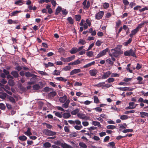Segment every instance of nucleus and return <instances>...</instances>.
<instances>
[{"label": "nucleus", "instance_id": "5fc2aeb1", "mask_svg": "<svg viewBox=\"0 0 148 148\" xmlns=\"http://www.w3.org/2000/svg\"><path fill=\"white\" fill-rule=\"evenodd\" d=\"M82 82H75L74 84L75 86H81L82 85Z\"/></svg>", "mask_w": 148, "mask_h": 148}, {"label": "nucleus", "instance_id": "f03ea898", "mask_svg": "<svg viewBox=\"0 0 148 148\" xmlns=\"http://www.w3.org/2000/svg\"><path fill=\"white\" fill-rule=\"evenodd\" d=\"M111 51L112 53L109 54L110 56H111L112 55H113L115 57H117L119 54L123 53V52H121L120 49H117V48L112 49L111 50Z\"/></svg>", "mask_w": 148, "mask_h": 148}, {"label": "nucleus", "instance_id": "37998d69", "mask_svg": "<svg viewBox=\"0 0 148 148\" xmlns=\"http://www.w3.org/2000/svg\"><path fill=\"white\" fill-rule=\"evenodd\" d=\"M8 99L12 103H14L15 102V100L13 97L9 96L8 97Z\"/></svg>", "mask_w": 148, "mask_h": 148}, {"label": "nucleus", "instance_id": "f3484780", "mask_svg": "<svg viewBox=\"0 0 148 148\" xmlns=\"http://www.w3.org/2000/svg\"><path fill=\"white\" fill-rule=\"evenodd\" d=\"M31 128L29 127L28 128L27 131L24 133V134L28 136H30L31 135H32V133L31 132Z\"/></svg>", "mask_w": 148, "mask_h": 148}, {"label": "nucleus", "instance_id": "412c9836", "mask_svg": "<svg viewBox=\"0 0 148 148\" xmlns=\"http://www.w3.org/2000/svg\"><path fill=\"white\" fill-rule=\"evenodd\" d=\"M146 23V22L143 21L142 22L140 23L138 25V26L136 28L139 30V29L143 27L144 24Z\"/></svg>", "mask_w": 148, "mask_h": 148}, {"label": "nucleus", "instance_id": "dca6fc26", "mask_svg": "<svg viewBox=\"0 0 148 148\" xmlns=\"http://www.w3.org/2000/svg\"><path fill=\"white\" fill-rule=\"evenodd\" d=\"M105 83V82H100L98 84L94 85V86L95 87H101L103 89L104 84Z\"/></svg>", "mask_w": 148, "mask_h": 148}, {"label": "nucleus", "instance_id": "69168bd1", "mask_svg": "<svg viewBox=\"0 0 148 148\" xmlns=\"http://www.w3.org/2000/svg\"><path fill=\"white\" fill-rule=\"evenodd\" d=\"M110 146L112 147V148H115V143L114 142H112L109 143Z\"/></svg>", "mask_w": 148, "mask_h": 148}, {"label": "nucleus", "instance_id": "58836bf2", "mask_svg": "<svg viewBox=\"0 0 148 148\" xmlns=\"http://www.w3.org/2000/svg\"><path fill=\"white\" fill-rule=\"evenodd\" d=\"M40 86L39 84H36L33 86V89L34 90H37L40 88Z\"/></svg>", "mask_w": 148, "mask_h": 148}, {"label": "nucleus", "instance_id": "a18cd8bd", "mask_svg": "<svg viewBox=\"0 0 148 148\" xmlns=\"http://www.w3.org/2000/svg\"><path fill=\"white\" fill-rule=\"evenodd\" d=\"M120 119L123 120H126L128 119V116L126 115H123L121 116Z\"/></svg>", "mask_w": 148, "mask_h": 148}, {"label": "nucleus", "instance_id": "2eb2a0df", "mask_svg": "<svg viewBox=\"0 0 148 148\" xmlns=\"http://www.w3.org/2000/svg\"><path fill=\"white\" fill-rule=\"evenodd\" d=\"M95 62V61H93L90 63H89L83 66V68H87L91 66L94 65Z\"/></svg>", "mask_w": 148, "mask_h": 148}, {"label": "nucleus", "instance_id": "6e6552de", "mask_svg": "<svg viewBox=\"0 0 148 148\" xmlns=\"http://www.w3.org/2000/svg\"><path fill=\"white\" fill-rule=\"evenodd\" d=\"M98 71L97 70L93 69L89 71V73L92 76H95L97 74Z\"/></svg>", "mask_w": 148, "mask_h": 148}, {"label": "nucleus", "instance_id": "e2e57ef3", "mask_svg": "<svg viewBox=\"0 0 148 148\" xmlns=\"http://www.w3.org/2000/svg\"><path fill=\"white\" fill-rule=\"evenodd\" d=\"M109 6V3H105L103 5V7L105 9H107L108 8Z\"/></svg>", "mask_w": 148, "mask_h": 148}, {"label": "nucleus", "instance_id": "c03bdc74", "mask_svg": "<svg viewBox=\"0 0 148 148\" xmlns=\"http://www.w3.org/2000/svg\"><path fill=\"white\" fill-rule=\"evenodd\" d=\"M83 127L82 126L80 125H75L74 126V128L77 130H80Z\"/></svg>", "mask_w": 148, "mask_h": 148}, {"label": "nucleus", "instance_id": "de8ad7c7", "mask_svg": "<svg viewBox=\"0 0 148 148\" xmlns=\"http://www.w3.org/2000/svg\"><path fill=\"white\" fill-rule=\"evenodd\" d=\"M106 127L108 129H113L116 128V126L113 125H108Z\"/></svg>", "mask_w": 148, "mask_h": 148}, {"label": "nucleus", "instance_id": "bb28decb", "mask_svg": "<svg viewBox=\"0 0 148 148\" xmlns=\"http://www.w3.org/2000/svg\"><path fill=\"white\" fill-rule=\"evenodd\" d=\"M92 125L95 126H98V127H101V125L99 122L97 121H93L92 122Z\"/></svg>", "mask_w": 148, "mask_h": 148}, {"label": "nucleus", "instance_id": "c9c22d12", "mask_svg": "<svg viewBox=\"0 0 148 148\" xmlns=\"http://www.w3.org/2000/svg\"><path fill=\"white\" fill-rule=\"evenodd\" d=\"M22 11L21 10L15 11H13L11 13L12 15H11V16H16L17 15L18 13H20Z\"/></svg>", "mask_w": 148, "mask_h": 148}, {"label": "nucleus", "instance_id": "cd10ccee", "mask_svg": "<svg viewBox=\"0 0 148 148\" xmlns=\"http://www.w3.org/2000/svg\"><path fill=\"white\" fill-rule=\"evenodd\" d=\"M7 95V94L5 93H0V98L2 99H5Z\"/></svg>", "mask_w": 148, "mask_h": 148}, {"label": "nucleus", "instance_id": "774afa93", "mask_svg": "<svg viewBox=\"0 0 148 148\" xmlns=\"http://www.w3.org/2000/svg\"><path fill=\"white\" fill-rule=\"evenodd\" d=\"M102 42L100 40H97L96 43V45L98 46H99L102 43Z\"/></svg>", "mask_w": 148, "mask_h": 148}, {"label": "nucleus", "instance_id": "bf43d9fd", "mask_svg": "<svg viewBox=\"0 0 148 148\" xmlns=\"http://www.w3.org/2000/svg\"><path fill=\"white\" fill-rule=\"evenodd\" d=\"M132 41V39L131 38H129V39L125 43V45L126 46H127L128 44H129L131 43Z\"/></svg>", "mask_w": 148, "mask_h": 148}, {"label": "nucleus", "instance_id": "aec40b11", "mask_svg": "<svg viewBox=\"0 0 148 148\" xmlns=\"http://www.w3.org/2000/svg\"><path fill=\"white\" fill-rule=\"evenodd\" d=\"M140 116L142 118H144L145 116L148 117V113L143 112H140Z\"/></svg>", "mask_w": 148, "mask_h": 148}, {"label": "nucleus", "instance_id": "2f4dec72", "mask_svg": "<svg viewBox=\"0 0 148 148\" xmlns=\"http://www.w3.org/2000/svg\"><path fill=\"white\" fill-rule=\"evenodd\" d=\"M62 10V8L60 6H58L56 10L55 14L56 15H58L60 12Z\"/></svg>", "mask_w": 148, "mask_h": 148}, {"label": "nucleus", "instance_id": "39448f33", "mask_svg": "<svg viewBox=\"0 0 148 148\" xmlns=\"http://www.w3.org/2000/svg\"><path fill=\"white\" fill-rule=\"evenodd\" d=\"M108 48H106L105 49L103 50L102 51L100 52L97 56V58H100L104 55H105L106 53L108 52Z\"/></svg>", "mask_w": 148, "mask_h": 148}, {"label": "nucleus", "instance_id": "f8f14e48", "mask_svg": "<svg viewBox=\"0 0 148 148\" xmlns=\"http://www.w3.org/2000/svg\"><path fill=\"white\" fill-rule=\"evenodd\" d=\"M81 71L80 69H75L72 71L70 73V75H72L74 74L79 73Z\"/></svg>", "mask_w": 148, "mask_h": 148}, {"label": "nucleus", "instance_id": "a878e982", "mask_svg": "<svg viewBox=\"0 0 148 148\" xmlns=\"http://www.w3.org/2000/svg\"><path fill=\"white\" fill-rule=\"evenodd\" d=\"M63 117L64 119H68L71 116V114L69 113H65L63 114Z\"/></svg>", "mask_w": 148, "mask_h": 148}, {"label": "nucleus", "instance_id": "603ef678", "mask_svg": "<svg viewBox=\"0 0 148 148\" xmlns=\"http://www.w3.org/2000/svg\"><path fill=\"white\" fill-rule=\"evenodd\" d=\"M55 114L56 116L60 118H62V116L61 113L59 112H56L55 113Z\"/></svg>", "mask_w": 148, "mask_h": 148}, {"label": "nucleus", "instance_id": "a211bd4d", "mask_svg": "<svg viewBox=\"0 0 148 148\" xmlns=\"http://www.w3.org/2000/svg\"><path fill=\"white\" fill-rule=\"evenodd\" d=\"M77 116L79 118L82 119H84L86 118V116L84 114L81 113H79L77 114Z\"/></svg>", "mask_w": 148, "mask_h": 148}, {"label": "nucleus", "instance_id": "680f3d73", "mask_svg": "<svg viewBox=\"0 0 148 148\" xmlns=\"http://www.w3.org/2000/svg\"><path fill=\"white\" fill-rule=\"evenodd\" d=\"M132 80V78L125 77L124 78L123 81L126 82H127L131 81Z\"/></svg>", "mask_w": 148, "mask_h": 148}, {"label": "nucleus", "instance_id": "4be33fe9", "mask_svg": "<svg viewBox=\"0 0 148 148\" xmlns=\"http://www.w3.org/2000/svg\"><path fill=\"white\" fill-rule=\"evenodd\" d=\"M78 51L76 47L73 48L70 51L71 54H74Z\"/></svg>", "mask_w": 148, "mask_h": 148}, {"label": "nucleus", "instance_id": "b1692460", "mask_svg": "<svg viewBox=\"0 0 148 148\" xmlns=\"http://www.w3.org/2000/svg\"><path fill=\"white\" fill-rule=\"evenodd\" d=\"M43 145L45 148H49L51 146V144L47 142L44 143Z\"/></svg>", "mask_w": 148, "mask_h": 148}, {"label": "nucleus", "instance_id": "393cba45", "mask_svg": "<svg viewBox=\"0 0 148 148\" xmlns=\"http://www.w3.org/2000/svg\"><path fill=\"white\" fill-rule=\"evenodd\" d=\"M11 74L15 78L17 77L18 76V72L15 71H12Z\"/></svg>", "mask_w": 148, "mask_h": 148}, {"label": "nucleus", "instance_id": "4d7b16f0", "mask_svg": "<svg viewBox=\"0 0 148 148\" xmlns=\"http://www.w3.org/2000/svg\"><path fill=\"white\" fill-rule=\"evenodd\" d=\"M67 20L69 21V23L71 24H72L73 23V20L72 19L71 17H69L67 18Z\"/></svg>", "mask_w": 148, "mask_h": 148}, {"label": "nucleus", "instance_id": "473e14b6", "mask_svg": "<svg viewBox=\"0 0 148 148\" xmlns=\"http://www.w3.org/2000/svg\"><path fill=\"white\" fill-rule=\"evenodd\" d=\"M44 65L46 67L48 68L49 66H53L54 64L51 62H49L48 64L44 63Z\"/></svg>", "mask_w": 148, "mask_h": 148}, {"label": "nucleus", "instance_id": "052dcab7", "mask_svg": "<svg viewBox=\"0 0 148 148\" xmlns=\"http://www.w3.org/2000/svg\"><path fill=\"white\" fill-rule=\"evenodd\" d=\"M121 21L120 20H119L117 21L116 22V27H119L121 25Z\"/></svg>", "mask_w": 148, "mask_h": 148}, {"label": "nucleus", "instance_id": "6ab92c4d", "mask_svg": "<svg viewBox=\"0 0 148 148\" xmlns=\"http://www.w3.org/2000/svg\"><path fill=\"white\" fill-rule=\"evenodd\" d=\"M75 56L73 55L71 57H68L66 58V62H69L71 61H72L75 59Z\"/></svg>", "mask_w": 148, "mask_h": 148}, {"label": "nucleus", "instance_id": "a19ab883", "mask_svg": "<svg viewBox=\"0 0 148 148\" xmlns=\"http://www.w3.org/2000/svg\"><path fill=\"white\" fill-rule=\"evenodd\" d=\"M137 79L138 81V83L140 84H141L143 83L141 81L143 80V78L142 77L139 76L137 78Z\"/></svg>", "mask_w": 148, "mask_h": 148}, {"label": "nucleus", "instance_id": "338daca9", "mask_svg": "<svg viewBox=\"0 0 148 148\" xmlns=\"http://www.w3.org/2000/svg\"><path fill=\"white\" fill-rule=\"evenodd\" d=\"M5 105L3 103H0V109L1 110H4L5 108Z\"/></svg>", "mask_w": 148, "mask_h": 148}, {"label": "nucleus", "instance_id": "c756f323", "mask_svg": "<svg viewBox=\"0 0 148 148\" xmlns=\"http://www.w3.org/2000/svg\"><path fill=\"white\" fill-rule=\"evenodd\" d=\"M79 111V110L78 108L72 111L71 112V114L72 115H75L77 114Z\"/></svg>", "mask_w": 148, "mask_h": 148}, {"label": "nucleus", "instance_id": "20e7f679", "mask_svg": "<svg viewBox=\"0 0 148 148\" xmlns=\"http://www.w3.org/2000/svg\"><path fill=\"white\" fill-rule=\"evenodd\" d=\"M43 133L47 136H53L56 134V132H52L48 129H45L43 131Z\"/></svg>", "mask_w": 148, "mask_h": 148}, {"label": "nucleus", "instance_id": "ea45409f", "mask_svg": "<svg viewBox=\"0 0 148 148\" xmlns=\"http://www.w3.org/2000/svg\"><path fill=\"white\" fill-rule=\"evenodd\" d=\"M133 132V130L132 129H127L126 130H123L122 132L123 133H126L127 132Z\"/></svg>", "mask_w": 148, "mask_h": 148}, {"label": "nucleus", "instance_id": "6e6d98bb", "mask_svg": "<svg viewBox=\"0 0 148 148\" xmlns=\"http://www.w3.org/2000/svg\"><path fill=\"white\" fill-rule=\"evenodd\" d=\"M114 79L112 78H108L106 82H107L108 83H110L113 82L114 81Z\"/></svg>", "mask_w": 148, "mask_h": 148}, {"label": "nucleus", "instance_id": "9b49d317", "mask_svg": "<svg viewBox=\"0 0 148 148\" xmlns=\"http://www.w3.org/2000/svg\"><path fill=\"white\" fill-rule=\"evenodd\" d=\"M70 102V100L69 99H67L66 101V102L65 103L64 102V103L62 105V107L65 108H68L69 107V106Z\"/></svg>", "mask_w": 148, "mask_h": 148}, {"label": "nucleus", "instance_id": "72a5a7b5", "mask_svg": "<svg viewBox=\"0 0 148 148\" xmlns=\"http://www.w3.org/2000/svg\"><path fill=\"white\" fill-rule=\"evenodd\" d=\"M57 80L62 81L63 82H66L67 81V79L65 78L62 77H58L56 78Z\"/></svg>", "mask_w": 148, "mask_h": 148}, {"label": "nucleus", "instance_id": "49530a36", "mask_svg": "<svg viewBox=\"0 0 148 148\" xmlns=\"http://www.w3.org/2000/svg\"><path fill=\"white\" fill-rule=\"evenodd\" d=\"M50 2H51L52 3L53 7H54V8L56 7V5H57V3L56 2L55 0H50Z\"/></svg>", "mask_w": 148, "mask_h": 148}, {"label": "nucleus", "instance_id": "4468645a", "mask_svg": "<svg viewBox=\"0 0 148 148\" xmlns=\"http://www.w3.org/2000/svg\"><path fill=\"white\" fill-rule=\"evenodd\" d=\"M134 103L133 102H130L129 103V106L127 107L126 108L129 109H134Z\"/></svg>", "mask_w": 148, "mask_h": 148}, {"label": "nucleus", "instance_id": "8fccbe9b", "mask_svg": "<svg viewBox=\"0 0 148 148\" xmlns=\"http://www.w3.org/2000/svg\"><path fill=\"white\" fill-rule=\"evenodd\" d=\"M106 61L109 64L112 65L114 63V62L112 61L111 59L110 58L107 59L106 60Z\"/></svg>", "mask_w": 148, "mask_h": 148}, {"label": "nucleus", "instance_id": "09e8293b", "mask_svg": "<svg viewBox=\"0 0 148 148\" xmlns=\"http://www.w3.org/2000/svg\"><path fill=\"white\" fill-rule=\"evenodd\" d=\"M94 102L96 103H99V100L98 97L96 96H94L93 97Z\"/></svg>", "mask_w": 148, "mask_h": 148}, {"label": "nucleus", "instance_id": "13d9d810", "mask_svg": "<svg viewBox=\"0 0 148 148\" xmlns=\"http://www.w3.org/2000/svg\"><path fill=\"white\" fill-rule=\"evenodd\" d=\"M38 73L41 75H48V74L45 72L43 71H38Z\"/></svg>", "mask_w": 148, "mask_h": 148}, {"label": "nucleus", "instance_id": "5701e85b", "mask_svg": "<svg viewBox=\"0 0 148 148\" xmlns=\"http://www.w3.org/2000/svg\"><path fill=\"white\" fill-rule=\"evenodd\" d=\"M23 0H19L15 1L14 4L17 5H21L23 4Z\"/></svg>", "mask_w": 148, "mask_h": 148}, {"label": "nucleus", "instance_id": "1a4fd4ad", "mask_svg": "<svg viewBox=\"0 0 148 148\" xmlns=\"http://www.w3.org/2000/svg\"><path fill=\"white\" fill-rule=\"evenodd\" d=\"M67 100V97L66 95H64L62 97H60L59 99L60 102L62 103L66 102Z\"/></svg>", "mask_w": 148, "mask_h": 148}, {"label": "nucleus", "instance_id": "0eeeda50", "mask_svg": "<svg viewBox=\"0 0 148 148\" xmlns=\"http://www.w3.org/2000/svg\"><path fill=\"white\" fill-rule=\"evenodd\" d=\"M111 74V72L109 71L105 73L102 77V79H106L109 77Z\"/></svg>", "mask_w": 148, "mask_h": 148}, {"label": "nucleus", "instance_id": "79ce46f5", "mask_svg": "<svg viewBox=\"0 0 148 148\" xmlns=\"http://www.w3.org/2000/svg\"><path fill=\"white\" fill-rule=\"evenodd\" d=\"M86 43V42L84 40L81 39L79 40L78 42V44H80L81 45H84Z\"/></svg>", "mask_w": 148, "mask_h": 148}, {"label": "nucleus", "instance_id": "0e129e2a", "mask_svg": "<svg viewBox=\"0 0 148 148\" xmlns=\"http://www.w3.org/2000/svg\"><path fill=\"white\" fill-rule=\"evenodd\" d=\"M71 69V67L69 66H66L64 67L63 70L65 71H67L70 70Z\"/></svg>", "mask_w": 148, "mask_h": 148}, {"label": "nucleus", "instance_id": "e433bc0d", "mask_svg": "<svg viewBox=\"0 0 148 148\" xmlns=\"http://www.w3.org/2000/svg\"><path fill=\"white\" fill-rule=\"evenodd\" d=\"M60 73V70H55L53 73V74L54 75H58Z\"/></svg>", "mask_w": 148, "mask_h": 148}, {"label": "nucleus", "instance_id": "ddd939ff", "mask_svg": "<svg viewBox=\"0 0 148 148\" xmlns=\"http://www.w3.org/2000/svg\"><path fill=\"white\" fill-rule=\"evenodd\" d=\"M138 31L136 28L132 30L131 32V34H130V36L131 37H132Z\"/></svg>", "mask_w": 148, "mask_h": 148}, {"label": "nucleus", "instance_id": "864d4df0", "mask_svg": "<svg viewBox=\"0 0 148 148\" xmlns=\"http://www.w3.org/2000/svg\"><path fill=\"white\" fill-rule=\"evenodd\" d=\"M75 18L76 20L77 21H80L81 19V16L80 15H75Z\"/></svg>", "mask_w": 148, "mask_h": 148}, {"label": "nucleus", "instance_id": "7c9ffc66", "mask_svg": "<svg viewBox=\"0 0 148 148\" xmlns=\"http://www.w3.org/2000/svg\"><path fill=\"white\" fill-rule=\"evenodd\" d=\"M18 138L21 141H25L27 138V137L24 135L19 136Z\"/></svg>", "mask_w": 148, "mask_h": 148}, {"label": "nucleus", "instance_id": "423d86ee", "mask_svg": "<svg viewBox=\"0 0 148 148\" xmlns=\"http://www.w3.org/2000/svg\"><path fill=\"white\" fill-rule=\"evenodd\" d=\"M103 15V12L100 11L95 15V18L97 19H100L101 18Z\"/></svg>", "mask_w": 148, "mask_h": 148}, {"label": "nucleus", "instance_id": "f704fd0d", "mask_svg": "<svg viewBox=\"0 0 148 148\" xmlns=\"http://www.w3.org/2000/svg\"><path fill=\"white\" fill-rule=\"evenodd\" d=\"M119 90H120L125 91L127 90H129V87H119L117 88Z\"/></svg>", "mask_w": 148, "mask_h": 148}, {"label": "nucleus", "instance_id": "c85d7f7f", "mask_svg": "<svg viewBox=\"0 0 148 148\" xmlns=\"http://www.w3.org/2000/svg\"><path fill=\"white\" fill-rule=\"evenodd\" d=\"M80 148H86L87 145L83 142H80L79 143Z\"/></svg>", "mask_w": 148, "mask_h": 148}, {"label": "nucleus", "instance_id": "7ed1b4c3", "mask_svg": "<svg viewBox=\"0 0 148 148\" xmlns=\"http://www.w3.org/2000/svg\"><path fill=\"white\" fill-rule=\"evenodd\" d=\"M124 55L126 56H132L135 57L136 56L134 51L132 49H130L129 50L126 51L124 52Z\"/></svg>", "mask_w": 148, "mask_h": 148}, {"label": "nucleus", "instance_id": "3c124183", "mask_svg": "<svg viewBox=\"0 0 148 148\" xmlns=\"http://www.w3.org/2000/svg\"><path fill=\"white\" fill-rule=\"evenodd\" d=\"M87 56L89 57H91L93 55V53L92 51H90L86 53Z\"/></svg>", "mask_w": 148, "mask_h": 148}, {"label": "nucleus", "instance_id": "f257e3e1", "mask_svg": "<svg viewBox=\"0 0 148 148\" xmlns=\"http://www.w3.org/2000/svg\"><path fill=\"white\" fill-rule=\"evenodd\" d=\"M25 76L28 77H32L30 79V82H28V84L29 85H31L34 84L36 80L37 79V75L31 73L29 72H26L25 73Z\"/></svg>", "mask_w": 148, "mask_h": 148}, {"label": "nucleus", "instance_id": "9d476101", "mask_svg": "<svg viewBox=\"0 0 148 148\" xmlns=\"http://www.w3.org/2000/svg\"><path fill=\"white\" fill-rule=\"evenodd\" d=\"M82 5H83V8L84 10L88 9L90 6V2L89 1H88L86 3H82Z\"/></svg>", "mask_w": 148, "mask_h": 148}, {"label": "nucleus", "instance_id": "4c0bfd02", "mask_svg": "<svg viewBox=\"0 0 148 148\" xmlns=\"http://www.w3.org/2000/svg\"><path fill=\"white\" fill-rule=\"evenodd\" d=\"M63 148H73L71 146L67 145L66 144L64 143L62 145Z\"/></svg>", "mask_w": 148, "mask_h": 148}]
</instances>
